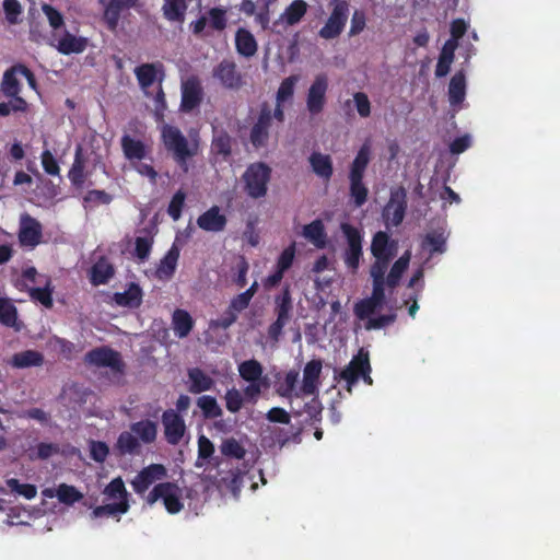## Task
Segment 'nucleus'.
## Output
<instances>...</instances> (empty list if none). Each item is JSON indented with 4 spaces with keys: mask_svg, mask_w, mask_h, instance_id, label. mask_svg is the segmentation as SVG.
Returning a JSON list of instances; mask_svg holds the SVG:
<instances>
[{
    "mask_svg": "<svg viewBox=\"0 0 560 560\" xmlns=\"http://www.w3.org/2000/svg\"><path fill=\"white\" fill-rule=\"evenodd\" d=\"M371 154L370 143H363L349 167V197L357 208H361L369 199V188L363 179L371 161Z\"/></svg>",
    "mask_w": 560,
    "mask_h": 560,
    "instance_id": "nucleus-1",
    "label": "nucleus"
},
{
    "mask_svg": "<svg viewBox=\"0 0 560 560\" xmlns=\"http://www.w3.org/2000/svg\"><path fill=\"white\" fill-rule=\"evenodd\" d=\"M161 137L165 149L172 152L176 164L184 173H187L188 160L196 154V149L189 147L187 138L175 126H163Z\"/></svg>",
    "mask_w": 560,
    "mask_h": 560,
    "instance_id": "nucleus-2",
    "label": "nucleus"
},
{
    "mask_svg": "<svg viewBox=\"0 0 560 560\" xmlns=\"http://www.w3.org/2000/svg\"><path fill=\"white\" fill-rule=\"evenodd\" d=\"M271 173V167L265 162L249 164L242 175L246 195L253 199L264 198L268 192Z\"/></svg>",
    "mask_w": 560,
    "mask_h": 560,
    "instance_id": "nucleus-3",
    "label": "nucleus"
},
{
    "mask_svg": "<svg viewBox=\"0 0 560 560\" xmlns=\"http://www.w3.org/2000/svg\"><path fill=\"white\" fill-rule=\"evenodd\" d=\"M162 500L166 511L170 514H176L184 508L182 502V489L175 482H160L148 493L145 502L153 505Z\"/></svg>",
    "mask_w": 560,
    "mask_h": 560,
    "instance_id": "nucleus-4",
    "label": "nucleus"
},
{
    "mask_svg": "<svg viewBox=\"0 0 560 560\" xmlns=\"http://www.w3.org/2000/svg\"><path fill=\"white\" fill-rule=\"evenodd\" d=\"M340 230L347 242V247L343 252V261L349 269L355 272L360 266V260L363 256L362 232L357 226L348 222H342L340 224Z\"/></svg>",
    "mask_w": 560,
    "mask_h": 560,
    "instance_id": "nucleus-5",
    "label": "nucleus"
},
{
    "mask_svg": "<svg viewBox=\"0 0 560 560\" xmlns=\"http://www.w3.org/2000/svg\"><path fill=\"white\" fill-rule=\"evenodd\" d=\"M84 362L95 368H108L114 373L122 374L125 363L121 354L108 346H101L88 351L84 355Z\"/></svg>",
    "mask_w": 560,
    "mask_h": 560,
    "instance_id": "nucleus-6",
    "label": "nucleus"
},
{
    "mask_svg": "<svg viewBox=\"0 0 560 560\" xmlns=\"http://www.w3.org/2000/svg\"><path fill=\"white\" fill-rule=\"evenodd\" d=\"M370 370L369 351L361 348L355 355L352 357L348 365L340 372L335 370V380L345 381L346 389L351 393L352 387L358 383L361 374Z\"/></svg>",
    "mask_w": 560,
    "mask_h": 560,
    "instance_id": "nucleus-7",
    "label": "nucleus"
},
{
    "mask_svg": "<svg viewBox=\"0 0 560 560\" xmlns=\"http://www.w3.org/2000/svg\"><path fill=\"white\" fill-rule=\"evenodd\" d=\"M135 75L137 78L140 89L143 91L145 96L152 97V93L149 89L158 82L161 85L165 78V68L162 62H148L142 63L135 68Z\"/></svg>",
    "mask_w": 560,
    "mask_h": 560,
    "instance_id": "nucleus-8",
    "label": "nucleus"
},
{
    "mask_svg": "<svg viewBox=\"0 0 560 560\" xmlns=\"http://www.w3.org/2000/svg\"><path fill=\"white\" fill-rule=\"evenodd\" d=\"M327 91V75L325 73L317 74L306 93V109L312 116H317L324 110Z\"/></svg>",
    "mask_w": 560,
    "mask_h": 560,
    "instance_id": "nucleus-9",
    "label": "nucleus"
},
{
    "mask_svg": "<svg viewBox=\"0 0 560 560\" xmlns=\"http://www.w3.org/2000/svg\"><path fill=\"white\" fill-rule=\"evenodd\" d=\"M349 4L346 0H339L330 13L325 25L319 30V36L325 39L338 37L348 20Z\"/></svg>",
    "mask_w": 560,
    "mask_h": 560,
    "instance_id": "nucleus-10",
    "label": "nucleus"
},
{
    "mask_svg": "<svg viewBox=\"0 0 560 560\" xmlns=\"http://www.w3.org/2000/svg\"><path fill=\"white\" fill-rule=\"evenodd\" d=\"M212 75L228 90L237 91L243 84V75L232 59L221 60L212 70Z\"/></svg>",
    "mask_w": 560,
    "mask_h": 560,
    "instance_id": "nucleus-11",
    "label": "nucleus"
},
{
    "mask_svg": "<svg viewBox=\"0 0 560 560\" xmlns=\"http://www.w3.org/2000/svg\"><path fill=\"white\" fill-rule=\"evenodd\" d=\"M226 9L222 7H214L208 10V16L201 15L196 21L189 24L191 33L196 36L202 34L207 25L212 31L222 32L228 26Z\"/></svg>",
    "mask_w": 560,
    "mask_h": 560,
    "instance_id": "nucleus-12",
    "label": "nucleus"
},
{
    "mask_svg": "<svg viewBox=\"0 0 560 560\" xmlns=\"http://www.w3.org/2000/svg\"><path fill=\"white\" fill-rule=\"evenodd\" d=\"M271 122V108L267 103H264L260 107L257 121L252 127L249 133V140L254 148L259 149L267 145Z\"/></svg>",
    "mask_w": 560,
    "mask_h": 560,
    "instance_id": "nucleus-13",
    "label": "nucleus"
},
{
    "mask_svg": "<svg viewBox=\"0 0 560 560\" xmlns=\"http://www.w3.org/2000/svg\"><path fill=\"white\" fill-rule=\"evenodd\" d=\"M167 470L162 464H150L142 468L131 480L133 491L142 495L156 481L166 477Z\"/></svg>",
    "mask_w": 560,
    "mask_h": 560,
    "instance_id": "nucleus-14",
    "label": "nucleus"
},
{
    "mask_svg": "<svg viewBox=\"0 0 560 560\" xmlns=\"http://www.w3.org/2000/svg\"><path fill=\"white\" fill-rule=\"evenodd\" d=\"M407 209L406 194L400 191H392L389 200L383 209V218L386 225L398 226L405 218Z\"/></svg>",
    "mask_w": 560,
    "mask_h": 560,
    "instance_id": "nucleus-15",
    "label": "nucleus"
},
{
    "mask_svg": "<svg viewBox=\"0 0 560 560\" xmlns=\"http://www.w3.org/2000/svg\"><path fill=\"white\" fill-rule=\"evenodd\" d=\"M162 423L166 442L171 445H177L186 431L183 417L174 409H167L162 415Z\"/></svg>",
    "mask_w": 560,
    "mask_h": 560,
    "instance_id": "nucleus-16",
    "label": "nucleus"
},
{
    "mask_svg": "<svg viewBox=\"0 0 560 560\" xmlns=\"http://www.w3.org/2000/svg\"><path fill=\"white\" fill-rule=\"evenodd\" d=\"M42 235L43 233L40 223L28 213L22 214L18 234L21 246L32 248L37 246L40 243Z\"/></svg>",
    "mask_w": 560,
    "mask_h": 560,
    "instance_id": "nucleus-17",
    "label": "nucleus"
},
{
    "mask_svg": "<svg viewBox=\"0 0 560 560\" xmlns=\"http://www.w3.org/2000/svg\"><path fill=\"white\" fill-rule=\"evenodd\" d=\"M120 147L124 156L130 163L141 162L151 153V147L142 139L131 137L125 132L120 138Z\"/></svg>",
    "mask_w": 560,
    "mask_h": 560,
    "instance_id": "nucleus-18",
    "label": "nucleus"
},
{
    "mask_svg": "<svg viewBox=\"0 0 560 560\" xmlns=\"http://www.w3.org/2000/svg\"><path fill=\"white\" fill-rule=\"evenodd\" d=\"M138 0H108L104 5L103 22L110 32H115L119 25L121 13L135 8Z\"/></svg>",
    "mask_w": 560,
    "mask_h": 560,
    "instance_id": "nucleus-19",
    "label": "nucleus"
},
{
    "mask_svg": "<svg viewBox=\"0 0 560 560\" xmlns=\"http://www.w3.org/2000/svg\"><path fill=\"white\" fill-rule=\"evenodd\" d=\"M203 91L198 79L190 78L182 85L180 109L191 112L202 102Z\"/></svg>",
    "mask_w": 560,
    "mask_h": 560,
    "instance_id": "nucleus-20",
    "label": "nucleus"
},
{
    "mask_svg": "<svg viewBox=\"0 0 560 560\" xmlns=\"http://www.w3.org/2000/svg\"><path fill=\"white\" fill-rule=\"evenodd\" d=\"M371 253L374 258L393 259L397 253V242L392 240L386 232L378 231L373 235Z\"/></svg>",
    "mask_w": 560,
    "mask_h": 560,
    "instance_id": "nucleus-21",
    "label": "nucleus"
},
{
    "mask_svg": "<svg viewBox=\"0 0 560 560\" xmlns=\"http://www.w3.org/2000/svg\"><path fill=\"white\" fill-rule=\"evenodd\" d=\"M322 361L314 359L308 361L303 370V381L300 392L304 395H314L319 385V377L322 373Z\"/></svg>",
    "mask_w": 560,
    "mask_h": 560,
    "instance_id": "nucleus-22",
    "label": "nucleus"
},
{
    "mask_svg": "<svg viewBox=\"0 0 560 560\" xmlns=\"http://www.w3.org/2000/svg\"><path fill=\"white\" fill-rule=\"evenodd\" d=\"M228 223L226 217L220 212L218 206H212L197 219V225L206 232H221Z\"/></svg>",
    "mask_w": 560,
    "mask_h": 560,
    "instance_id": "nucleus-23",
    "label": "nucleus"
},
{
    "mask_svg": "<svg viewBox=\"0 0 560 560\" xmlns=\"http://www.w3.org/2000/svg\"><path fill=\"white\" fill-rule=\"evenodd\" d=\"M179 253L180 250L178 246L173 244L156 267L155 276L158 279L168 280L174 276L179 258Z\"/></svg>",
    "mask_w": 560,
    "mask_h": 560,
    "instance_id": "nucleus-24",
    "label": "nucleus"
},
{
    "mask_svg": "<svg viewBox=\"0 0 560 560\" xmlns=\"http://www.w3.org/2000/svg\"><path fill=\"white\" fill-rule=\"evenodd\" d=\"M143 292L138 283L131 282L124 292H116L114 302L122 307L138 308L142 303Z\"/></svg>",
    "mask_w": 560,
    "mask_h": 560,
    "instance_id": "nucleus-25",
    "label": "nucleus"
},
{
    "mask_svg": "<svg viewBox=\"0 0 560 560\" xmlns=\"http://www.w3.org/2000/svg\"><path fill=\"white\" fill-rule=\"evenodd\" d=\"M235 48L241 56L250 58L257 52L258 45L255 36L247 28L240 27L235 33Z\"/></svg>",
    "mask_w": 560,
    "mask_h": 560,
    "instance_id": "nucleus-26",
    "label": "nucleus"
},
{
    "mask_svg": "<svg viewBox=\"0 0 560 560\" xmlns=\"http://www.w3.org/2000/svg\"><path fill=\"white\" fill-rule=\"evenodd\" d=\"M195 326L191 315L182 308H176L172 315V328L174 335L179 338H186Z\"/></svg>",
    "mask_w": 560,
    "mask_h": 560,
    "instance_id": "nucleus-27",
    "label": "nucleus"
},
{
    "mask_svg": "<svg viewBox=\"0 0 560 560\" xmlns=\"http://www.w3.org/2000/svg\"><path fill=\"white\" fill-rule=\"evenodd\" d=\"M308 162L312 171L322 179L329 180L334 174L332 160L330 155L320 152H313Z\"/></svg>",
    "mask_w": 560,
    "mask_h": 560,
    "instance_id": "nucleus-28",
    "label": "nucleus"
},
{
    "mask_svg": "<svg viewBox=\"0 0 560 560\" xmlns=\"http://www.w3.org/2000/svg\"><path fill=\"white\" fill-rule=\"evenodd\" d=\"M466 75L463 70L457 71L448 84V101L452 106H458L465 101Z\"/></svg>",
    "mask_w": 560,
    "mask_h": 560,
    "instance_id": "nucleus-29",
    "label": "nucleus"
},
{
    "mask_svg": "<svg viewBox=\"0 0 560 560\" xmlns=\"http://www.w3.org/2000/svg\"><path fill=\"white\" fill-rule=\"evenodd\" d=\"M303 236L308 240L315 247L325 248L327 245V234L322 220L316 219L304 225Z\"/></svg>",
    "mask_w": 560,
    "mask_h": 560,
    "instance_id": "nucleus-30",
    "label": "nucleus"
},
{
    "mask_svg": "<svg viewBox=\"0 0 560 560\" xmlns=\"http://www.w3.org/2000/svg\"><path fill=\"white\" fill-rule=\"evenodd\" d=\"M130 430L144 444L154 443L158 436V423L148 419L131 423Z\"/></svg>",
    "mask_w": 560,
    "mask_h": 560,
    "instance_id": "nucleus-31",
    "label": "nucleus"
},
{
    "mask_svg": "<svg viewBox=\"0 0 560 560\" xmlns=\"http://www.w3.org/2000/svg\"><path fill=\"white\" fill-rule=\"evenodd\" d=\"M187 374L190 382L188 390L192 394L210 390L214 385V381L199 368L189 369Z\"/></svg>",
    "mask_w": 560,
    "mask_h": 560,
    "instance_id": "nucleus-32",
    "label": "nucleus"
},
{
    "mask_svg": "<svg viewBox=\"0 0 560 560\" xmlns=\"http://www.w3.org/2000/svg\"><path fill=\"white\" fill-rule=\"evenodd\" d=\"M68 178L71 185L75 188H82L85 183V161L83 159L82 148L80 145H78L75 149L74 160L71 168L68 172Z\"/></svg>",
    "mask_w": 560,
    "mask_h": 560,
    "instance_id": "nucleus-33",
    "label": "nucleus"
},
{
    "mask_svg": "<svg viewBox=\"0 0 560 560\" xmlns=\"http://www.w3.org/2000/svg\"><path fill=\"white\" fill-rule=\"evenodd\" d=\"M308 4L305 0H293L281 13L280 21L288 26L298 24L306 14Z\"/></svg>",
    "mask_w": 560,
    "mask_h": 560,
    "instance_id": "nucleus-34",
    "label": "nucleus"
},
{
    "mask_svg": "<svg viewBox=\"0 0 560 560\" xmlns=\"http://www.w3.org/2000/svg\"><path fill=\"white\" fill-rule=\"evenodd\" d=\"M187 8V0H164L162 5L163 16L168 22L183 23Z\"/></svg>",
    "mask_w": 560,
    "mask_h": 560,
    "instance_id": "nucleus-35",
    "label": "nucleus"
},
{
    "mask_svg": "<svg viewBox=\"0 0 560 560\" xmlns=\"http://www.w3.org/2000/svg\"><path fill=\"white\" fill-rule=\"evenodd\" d=\"M88 47V38L77 37L67 32L58 42L57 49L62 55L81 54Z\"/></svg>",
    "mask_w": 560,
    "mask_h": 560,
    "instance_id": "nucleus-36",
    "label": "nucleus"
},
{
    "mask_svg": "<svg viewBox=\"0 0 560 560\" xmlns=\"http://www.w3.org/2000/svg\"><path fill=\"white\" fill-rule=\"evenodd\" d=\"M292 311L293 302L290 287L285 285L281 292L275 296V314L278 318L290 320Z\"/></svg>",
    "mask_w": 560,
    "mask_h": 560,
    "instance_id": "nucleus-37",
    "label": "nucleus"
},
{
    "mask_svg": "<svg viewBox=\"0 0 560 560\" xmlns=\"http://www.w3.org/2000/svg\"><path fill=\"white\" fill-rule=\"evenodd\" d=\"M115 269L105 259H100L91 268L90 280L93 285L106 284L114 276Z\"/></svg>",
    "mask_w": 560,
    "mask_h": 560,
    "instance_id": "nucleus-38",
    "label": "nucleus"
},
{
    "mask_svg": "<svg viewBox=\"0 0 560 560\" xmlns=\"http://www.w3.org/2000/svg\"><path fill=\"white\" fill-rule=\"evenodd\" d=\"M456 46L457 43L453 40H447L444 44L435 67V75L438 78L445 77L450 72L451 65L453 63L454 60V50Z\"/></svg>",
    "mask_w": 560,
    "mask_h": 560,
    "instance_id": "nucleus-39",
    "label": "nucleus"
},
{
    "mask_svg": "<svg viewBox=\"0 0 560 560\" xmlns=\"http://www.w3.org/2000/svg\"><path fill=\"white\" fill-rule=\"evenodd\" d=\"M44 363V355L35 350L18 352L12 357L11 365L18 369L40 366Z\"/></svg>",
    "mask_w": 560,
    "mask_h": 560,
    "instance_id": "nucleus-40",
    "label": "nucleus"
},
{
    "mask_svg": "<svg viewBox=\"0 0 560 560\" xmlns=\"http://www.w3.org/2000/svg\"><path fill=\"white\" fill-rule=\"evenodd\" d=\"M116 448L121 455H136L140 453L141 444L131 430L124 431L117 439Z\"/></svg>",
    "mask_w": 560,
    "mask_h": 560,
    "instance_id": "nucleus-41",
    "label": "nucleus"
},
{
    "mask_svg": "<svg viewBox=\"0 0 560 560\" xmlns=\"http://www.w3.org/2000/svg\"><path fill=\"white\" fill-rule=\"evenodd\" d=\"M27 292L33 301L40 303L43 306L47 308H51L54 306L52 293L54 285L51 279L46 277V281L44 287L42 288H30Z\"/></svg>",
    "mask_w": 560,
    "mask_h": 560,
    "instance_id": "nucleus-42",
    "label": "nucleus"
},
{
    "mask_svg": "<svg viewBox=\"0 0 560 560\" xmlns=\"http://www.w3.org/2000/svg\"><path fill=\"white\" fill-rule=\"evenodd\" d=\"M211 152L226 160L232 153V138L225 130H217L211 143Z\"/></svg>",
    "mask_w": 560,
    "mask_h": 560,
    "instance_id": "nucleus-43",
    "label": "nucleus"
},
{
    "mask_svg": "<svg viewBox=\"0 0 560 560\" xmlns=\"http://www.w3.org/2000/svg\"><path fill=\"white\" fill-rule=\"evenodd\" d=\"M410 261V253L406 252L402 256H400L392 266L389 273L386 277L387 287L390 289L396 288L399 284V281L407 270Z\"/></svg>",
    "mask_w": 560,
    "mask_h": 560,
    "instance_id": "nucleus-44",
    "label": "nucleus"
},
{
    "mask_svg": "<svg viewBox=\"0 0 560 560\" xmlns=\"http://www.w3.org/2000/svg\"><path fill=\"white\" fill-rule=\"evenodd\" d=\"M422 248L429 250L431 255L444 253L446 250V237L444 232L434 230L427 233L422 241Z\"/></svg>",
    "mask_w": 560,
    "mask_h": 560,
    "instance_id": "nucleus-45",
    "label": "nucleus"
},
{
    "mask_svg": "<svg viewBox=\"0 0 560 560\" xmlns=\"http://www.w3.org/2000/svg\"><path fill=\"white\" fill-rule=\"evenodd\" d=\"M240 376L246 382L262 381L264 368L255 359L246 360L238 365Z\"/></svg>",
    "mask_w": 560,
    "mask_h": 560,
    "instance_id": "nucleus-46",
    "label": "nucleus"
},
{
    "mask_svg": "<svg viewBox=\"0 0 560 560\" xmlns=\"http://www.w3.org/2000/svg\"><path fill=\"white\" fill-rule=\"evenodd\" d=\"M19 74V69H16V65L8 69L1 82V91L5 96H15L21 92V84L16 78Z\"/></svg>",
    "mask_w": 560,
    "mask_h": 560,
    "instance_id": "nucleus-47",
    "label": "nucleus"
},
{
    "mask_svg": "<svg viewBox=\"0 0 560 560\" xmlns=\"http://www.w3.org/2000/svg\"><path fill=\"white\" fill-rule=\"evenodd\" d=\"M129 510V501L114 502L96 506L92 511V517L98 518L103 516H115L117 514H125Z\"/></svg>",
    "mask_w": 560,
    "mask_h": 560,
    "instance_id": "nucleus-48",
    "label": "nucleus"
},
{
    "mask_svg": "<svg viewBox=\"0 0 560 560\" xmlns=\"http://www.w3.org/2000/svg\"><path fill=\"white\" fill-rule=\"evenodd\" d=\"M112 201L113 196L105 190L91 189L83 197V207L93 209L101 205H109Z\"/></svg>",
    "mask_w": 560,
    "mask_h": 560,
    "instance_id": "nucleus-49",
    "label": "nucleus"
},
{
    "mask_svg": "<svg viewBox=\"0 0 560 560\" xmlns=\"http://www.w3.org/2000/svg\"><path fill=\"white\" fill-rule=\"evenodd\" d=\"M198 407L201 409L202 415L207 419H214L222 416V409L218 405V401L212 396H201L197 400Z\"/></svg>",
    "mask_w": 560,
    "mask_h": 560,
    "instance_id": "nucleus-50",
    "label": "nucleus"
},
{
    "mask_svg": "<svg viewBox=\"0 0 560 560\" xmlns=\"http://www.w3.org/2000/svg\"><path fill=\"white\" fill-rule=\"evenodd\" d=\"M56 494L59 502L66 505H72L83 498V494L74 486L67 483H60L56 489Z\"/></svg>",
    "mask_w": 560,
    "mask_h": 560,
    "instance_id": "nucleus-51",
    "label": "nucleus"
},
{
    "mask_svg": "<svg viewBox=\"0 0 560 560\" xmlns=\"http://www.w3.org/2000/svg\"><path fill=\"white\" fill-rule=\"evenodd\" d=\"M298 382H299V372L295 370L289 371L285 374L283 382L278 386V389H277L278 394L284 398H291L293 395L299 397L300 394L294 393Z\"/></svg>",
    "mask_w": 560,
    "mask_h": 560,
    "instance_id": "nucleus-52",
    "label": "nucleus"
},
{
    "mask_svg": "<svg viewBox=\"0 0 560 560\" xmlns=\"http://www.w3.org/2000/svg\"><path fill=\"white\" fill-rule=\"evenodd\" d=\"M16 322V307L8 300L0 298V323L7 327H15Z\"/></svg>",
    "mask_w": 560,
    "mask_h": 560,
    "instance_id": "nucleus-53",
    "label": "nucleus"
},
{
    "mask_svg": "<svg viewBox=\"0 0 560 560\" xmlns=\"http://www.w3.org/2000/svg\"><path fill=\"white\" fill-rule=\"evenodd\" d=\"M221 453L231 458L243 459L246 455L244 446L234 438L225 439L221 446Z\"/></svg>",
    "mask_w": 560,
    "mask_h": 560,
    "instance_id": "nucleus-54",
    "label": "nucleus"
},
{
    "mask_svg": "<svg viewBox=\"0 0 560 560\" xmlns=\"http://www.w3.org/2000/svg\"><path fill=\"white\" fill-rule=\"evenodd\" d=\"M104 493L117 502L128 501L129 493L125 487V483L120 477L113 479L105 488Z\"/></svg>",
    "mask_w": 560,
    "mask_h": 560,
    "instance_id": "nucleus-55",
    "label": "nucleus"
},
{
    "mask_svg": "<svg viewBox=\"0 0 560 560\" xmlns=\"http://www.w3.org/2000/svg\"><path fill=\"white\" fill-rule=\"evenodd\" d=\"M300 77L296 74H292L280 83V86L277 91V102L278 103H284L288 100L292 98L294 94V89L296 83L299 82Z\"/></svg>",
    "mask_w": 560,
    "mask_h": 560,
    "instance_id": "nucleus-56",
    "label": "nucleus"
},
{
    "mask_svg": "<svg viewBox=\"0 0 560 560\" xmlns=\"http://www.w3.org/2000/svg\"><path fill=\"white\" fill-rule=\"evenodd\" d=\"M59 451H60L59 445L56 443L40 442L39 444H37L36 450L32 451L30 453V458L32 460H34V459L45 460V459H48L49 457H51L52 455L58 454Z\"/></svg>",
    "mask_w": 560,
    "mask_h": 560,
    "instance_id": "nucleus-57",
    "label": "nucleus"
},
{
    "mask_svg": "<svg viewBox=\"0 0 560 560\" xmlns=\"http://www.w3.org/2000/svg\"><path fill=\"white\" fill-rule=\"evenodd\" d=\"M9 488L24 497L27 500L34 499L37 494V489L34 485L31 483H21L18 479H9L8 480Z\"/></svg>",
    "mask_w": 560,
    "mask_h": 560,
    "instance_id": "nucleus-58",
    "label": "nucleus"
},
{
    "mask_svg": "<svg viewBox=\"0 0 560 560\" xmlns=\"http://www.w3.org/2000/svg\"><path fill=\"white\" fill-rule=\"evenodd\" d=\"M392 259L386 258H375L374 262L371 265L370 275L372 278V282L376 281H386L385 273L389 266Z\"/></svg>",
    "mask_w": 560,
    "mask_h": 560,
    "instance_id": "nucleus-59",
    "label": "nucleus"
},
{
    "mask_svg": "<svg viewBox=\"0 0 560 560\" xmlns=\"http://www.w3.org/2000/svg\"><path fill=\"white\" fill-rule=\"evenodd\" d=\"M185 192L183 190H178L173 195L168 203L167 213L175 221L180 218L182 210L185 203Z\"/></svg>",
    "mask_w": 560,
    "mask_h": 560,
    "instance_id": "nucleus-60",
    "label": "nucleus"
},
{
    "mask_svg": "<svg viewBox=\"0 0 560 560\" xmlns=\"http://www.w3.org/2000/svg\"><path fill=\"white\" fill-rule=\"evenodd\" d=\"M294 257H295V244L292 243L287 248H284L282 250V253L280 254V256L277 260L276 268L281 270L282 272L288 271L293 265Z\"/></svg>",
    "mask_w": 560,
    "mask_h": 560,
    "instance_id": "nucleus-61",
    "label": "nucleus"
},
{
    "mask_svg": "<svg viewBox=\"0 0 560 560\" xmlns=\"http://www.w3.org/2000/svg\"><path fill=\"white\" fill-rule=\"evenodd\" d=\"M153 241L149 237H137L135 242V255L140 261L148 260Z\"/></svg>",
    "mask_w": 560,
    "mask_h": 560,
    "instance_id": "nucleus-62",
    "label": "nucleus"
},
{
    "mask_svg": "<svg viewBox=\"0 0 560 560\" xmlns=\"http://www.w3.org/2000/svg\"><path fill=\"white\" fill-rule=\"evenodd\" d=\"M3 10L5 19L10 24H16L19 16L22 14V5L18 0H4Z\"/></svg>",
    "mask_w": 560,
    "mask_h": 560,
    "instance_id": "nucleus-63",
    "label": "nucleus"
},
{
    "mask_svg": "<svg viewBox=\"0 0 560 560\" xmlns=\"http://www.w3.org/2000/svg\"><path fill=\"white\" fill-rule=\"evenodd\" d=\"M380 306L372 299H363L354 306V313L360 319L369 318Z\"/></svg>",
    "mask_w": 560,
    "mask_h": 560,
    "instance_id": "nucleus-64",
    "label": "nucleus"
}]
</instances>
